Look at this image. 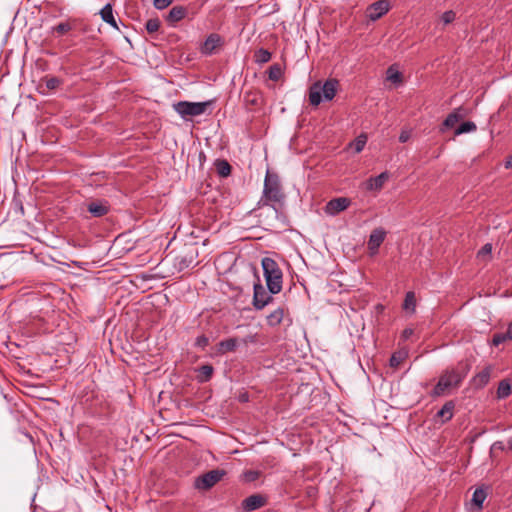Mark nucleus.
Segmentation results:
<instances>
[{
  "mask_svg": "<svg viewBox=\"0 0 512 512\" xmlns=\"http://www.w3.org/2000/svg\"><path fill=\"white\" fill-rule=\"evenodd\" d=\"M284 198L285 195L282 192L279 176L267 170L264 180L263 196L260 203H262L263 206H270L275 213H278L276 207L270 205V203H281Z\"/></svg>",
  "mask_w": 512,
  "mask_h": 512,
  "instance_id": "obj_1",
  "label": "nucleus"
},
{
  "mask_svg": "<svg viewBox=\"0 0 512 512\" xmlns=\"http://www.w3.org/2000/svg\"><path fill=\"white\" fill-rule=\"evenodd\" d=\"M466 373H461L456 369H447L439 377V380L431 392L432 397H440L452 389L458 388L465 378Z\"/></svg>",
  "mask_w": 512,
  "mask_h": 512,
  "instance_id": "obj_2",
  "label": "nucleus"
},
{
  "mask_svg": "<svg viewBox=\"0 0 512 512\" xmlns=\"http://www.w3.org/2000/svg\"><path fill=\"white\" fill-rule=\"evenodd\" d=\"M338 81L336 79H328L321 84V82H315L309 88V102L313 106H318L322 100L331 101L337 92Z\"/></svg>",
  "mask_w": 512,
  "mask_h": 512,
  "instance_id": "obj_3",
  "label": "nucleus"
},
{
  "mask_svg": "<svg viewBox=\"0 0 512 512\" xmlns=\"http://www.w3.org/2000/svg\"><path fill=\"white\" fill-rule=\"evenodd\" d=\"M263 274L266 280L268 291L277 294L282 289V271L277 262L269 257L262 259Z\"/></svg>",
  "mask_w": 512,
  "mask_h": 512,
  "instance_id": "obj_4",
  "label": "nucleus"
},
{
  "mask_svg": "<svg viewBox=\"0 0 512 512\" xmlns=\"http://www.w3.org/2000/svg\"><path fill=\"white\" fill-rule=\"evenodd\" d=\"M212 102L211 100L204 102L179 101L173 104V109L182 119L189 120L192 117L205 114Z\"/></svg>",
  "mask_w": 512,
  "mask_h": 512,
  "instance_id": "obj_5",
  "label": "nucleus"
},
{
  "mask_svg": "<svg viewBox=\"0 0 512 512\" xmlns=\"http://www.w3.org/2000/svg\"><path fill=\"white\" fill-rule=\"evenodd\" d=\"M224 475L225 472L223 470H211L203 474L202 476H199L195 480V486L198 489L207 490L213 487L217 482H219Z\"/></svg>",
  "mask_w": 512,
  "mask_h": 512,
  "instance_id": "obj_6",
  "label": "nucleus"
},
{
  "mask_svg": "<svg viewBox=\"0 0 512 512\" xmlns=\"http://www.w3.org/2000/svg\"><path fill=\"white\" fill-rule=\"evenodd\" d=\"M253 290V306L256 310L263 309L273 300L272 294L268 293L262 284H254Z\"/></svg>",
  "mask_w": 512,
  "mask_h": 512,
  "instance_id": "obj_7",
  "label": "nucleus"
},
{
  "mask_svg": "<svg viewBox=\"0 0 512 512\" xmlns=\"http://www.w3.org/2000/svg\"><path fill=\"white\" fill-rule=\"evenodd\" d=\"M390 10L388 0H379L367 7L366 15L371 21H376L384 16Z\"/></svg>",
  "mask_w": 512,
  "mask_h": 512,
  "instance_id": "obj_8",
  "label": "nucleus"
},
{
  "mask_svg": "<svg viewBox=\"0 0 512 512\" xmlns=\"http://www.w3.org/2000/svg\"><path fill=\"white\" fill-rule=\"evenodd\" d=\"M350 199L346 197H339L330 200L325 206V212L328 215L335 216L338 213L347 209L350 205Z\"/></svg>",
  "mask_w": 512,
  "mask_h": 512,
  "instance_id": "obj_9",
  "label": "nucleus"
},
{
  "mask_svg": "<svg viewBox=\"0 0 512 512\" xmlns=\"http://www.w3.org/2000/svg\"><path fill=\"white\" fill-rule=\"evenodd\" d=\"M386 236V232L382 228L374 229L368 240V249L371 255H375L378 252L379 247L383 243Z\"/></svg>",
  "mask_w": 512,
  "mask_h": 512,
  "instance_id": "obj_10",
  "label": "nucleus"
},
{
  "mask_svg": "<svg viewBox=\"0 0 512 512\" xmlns=\"http://www.w3.org/2000/svg\"><path fill=\"white\" fill-rule=\"evenodd\" d=\"M390 175L387 171L380 173L376 177H370L365 182V189L368 191H380Z\"/></svg>",
  "mask_w": 512,
  "mask_h": 512,
  "instance_id": "obj_11",
  "label": "nucleus"
},
{
  "mask_svg": "<svg viewBox=\"0 0 512 512\" xmlns=\"http://www.w3.org/2000/svg\"><path fill=\"white\" fill-rule=\"evenodd\" d=\"M468 115V110L462 106L455 108L443 122L445 128H453L456 123Z\"/></svg>",
  "mask_w": 512,
  "mask_h": 512,
  "instance_id": "obj_12",
  "label": "nucleus"
},
{
  "mask_svg": "<svg viewBox=\"0 0 512 512\" xmlns=\"http://www.w3.org/2000/svg\"><path fill=\"white\" fill-rule=\"evenodd\" d=\"M265 504V498L261 495L254 494L242 501V509L245 512H252L261 508Z\"/></svg>",
  "mask_w": 512,
  "mask_h": 512,
  "instance_id": "obj_13",
  "label": "nucleus"
},
{
  "mask_svg": "<svg viewBox=\"0 0 512 512\" xmlns=\"http://www.w3.org/2000/svg\"><path fill=\"white\" fill-rule=\"evenodd\" d=\"M109 208L108 202L104 200L92 201L87 204V210L96 218L106 215L109 212Z\"/></svg>",
  "mask_w": 512,
  "mask_h": 512,
  "instance_id": "obj_14",
  "label": "nucleus"
},
{
  "mask_svg": "<svg viewBox=\"0 0 512 512\" xmlns=\"http://www.w3.org/2000/svg\"><path fill=\"white\" fill-rule=\"evenodd\" d=\"M195 372L197 373L196 379L199 383L208 382L214 373V368L210 364L202 365L196 368Z\"/></svg>",
  "mask_w": 512,
  "mask_h": 512,
  "instance_id": "obj_15",
  "label": "nucleus"
},
{
  "mask_svg": "<svg viewBox=\"0 0 512 512\" xmlns=\"http://www.w3.org/2000/svg\"><path fill=\"white\" fill-rule=\"evenodd\" d=\"M187 14V10L183 6H174L168 13L167 21L171 24L179 22L182 20Z\"/></svg>",
  "mask_w": 512,
  "mask_h": 512,
  "instance_id": "obj_16",
  "label": "nucleus"
},
{
  "mask_svg": "<svg viewBox=\"0 0 512 512\" xmlns=\"http://www.w3.org/2000/svg\"><path fill=\"white\" fill-rule=\"evenodd\" d=\"M220 43V36L217 34H211L207 37V39L204 42V45L202 47V52L205 54H211L214 49L219 45Z\"/></svg>",
  "mask_w": 512,
  "mask_h": 512,
  "instance_id": "obj_17",
  "label": "nucleus"
},
{
  "mask_svg": "<svg viewBox=\"0 0 512 512\" xmlns=\"http://www.w3.org/2000/svg\"><path fill=\"white\" fill-rule=\"evenodd\" d=\"M454 407H455V405H454L453 401H448L437 412V416L442 419L443 423L452 419Z\"/></svg>",
  "mask_w": 512,
  "mask_h": 512,
  "instance_id": "obj_18",
  "label": "nucleus"
},
{
  "mask_svg": "<svg viewBox=\"0 0 512 512\" xmlns=\"http://www.w3.org/2000/svg\"><path fill=\"white\" fill-rule=\"evenodd\" d=\"M490 375L491 368L486 367L474 376L473 382L477 387H484L489 382Z\"/></svg>",
  "mask_w": 512,
  "mask_h": 512,
  "instance_id": "obj_19",
  "label": "nucleus"
},
{
  "mask_svg": "<svg viewBox=\"0 0 512 512\" xmlns=\"http://www.w3.org/2000/svg\"><path fill=\"white\" fill-rule=\"evenodd\" d=\"M101 18L104 22L110 24L113 27H117L116 20L113 15V8L110 3L106 4L100 11Z\"/></svg>",
  "mask_w": 512,
  "mask_h": 512,
  "instance_id": "obj_20",
  "label": "nucleus"
},
{
  "mask_svg": "<svg viewBox=\"0 0 512 512\" xmlns=\"http://www.w3.org/2000/svg\"><path fill=\"white\" fill-rule=\"evenodd\" d=\"M487 497V492L484 488L479 487L476 488L472 495V503L477 506L478 509H482L483 502Z\"/></svg>",
  "mask_w": 512,
  "mask_h": 512,
  "instance_id": "obj_21",
  "label": "nucleus"
},
{
  "mask_svg": "<svg viewBox=\"0 0 512 512\" xmlns=\"http://www.w3.org/2000/svg\"><path fill=\"white\" fill-rule=\"evenodd\" d=\"M284 317V311L282 308H277L267 316V323L271 327L279 325Z\"/></svg>",
  "mask_w": 512,
  "mask_h": 512,
  "instance_id": "obj_22",
  "label": "nucleus"
},
{
  "mask_svg": "<svg viewBox=\"0 0 512 512\" xmlns=\"http://www.w3.org/2000/svg\"><path fill=\"white\" fill-rule=\"evenodd\" d=\"M511 383L509 380L504 379L500 381L498 388H497V397L499 399H505L511 394Z\"/></svg>",
  "mask_w": 512,
  "mask_h": 512,
  "instance_id": "obj_23",
  "label": "nucleus"
},
{
  "mask_svg": "<svg viewBox=\"0 0 512 512\" xmlns=\"http://www.w3.org/2000/svg\"><path fill=\"white\" fill-rule=\"evenodd\" d=\"M387 80L395 85L402 83V74L394 66H390L386 72Z\"/></svg>",
  "mask_w": 512,
  "mask_h": 512,
  "instance_id": "obj_24",
  "label": "nucleus"
},
{
  "mask_svg": "<svg viewBox=\"0 0 512 512\" xmlns=\"http://www.w3.org/2000/svg\"><path fill=\"white\" fill-rule=\"evenodd\" d=\"M366 143L367 136L365 134H360L353 142L350 143V147L353 148L356 153H360L363 151Z\"/></svg>",
  "mask_w": 512,
  "mask_h": 512,
  "instance_id": "obj_25",
  "label": "nucleus"
},
{
  "mask_svg": "<svg viewBox=\"0 0 512 512\" xmlns=\"http://www.w3.org/2000/svg\"><path fill=\"white\" fill-rule=\"evenodd\" d=\"M237 347V339L236 338H229L222 340L219 343V350L221 352H231L234 351Z\"/></svg>",
  "mask_w": 512,
  "mask_h": 512,
  "instance_id": "obj_26",
  "label": "nucleus"
},
{
  "mask_svg": "<svg viewBox=\"0 0 512 512\" xmlns=\"http://www.w3.org/2000/svg\"><path fill=\"white\" fill-rule=\"evenodd\" d=\"M415 307H416V299H415L414 292H411V291L407 292L405 295L404 303H403L404 310L414 312Z\"/></svg>",
  "mask_w": 512,
  "mask_h": 512,
  "instance_id": "obj_27",
  "label": "nucleus"
},
{
  "mask_svg": "<svg viewBox=\"0 0 512 512\" xmlns=\"http://www.w3.org/2000/svg\"><path fill=\"white\" fill-rule=\"evenodd\" d=\"M216 169L220 176L227 177L231 173V166L226 160H217Z\"/></svg>",
  "mask_w": 512,
  "mask_h": 512,
  "instance_id": "obj_28",
  "label": "nucleus"
},
{
  "mask_svg": "<svg viewBox=\"0 0 512 512\" xmlns=\"http://www.w3.org/2000/svg\"><path fill=\"white\" fill-rule=\"evenodd\" d=\"M255 62L259 64L267 63L271 59V53L264 48H260L255 52Z\"/></svg>",
  "mask_w": 512,
  "mask_h": 512,
  "instance_id": "obj_29",
  "label": "nucleus"
},
{
  "mask_svg": "<svg viewBox=\"0 0 512 512\" xmlns=\"http://www.w3.org/2000/svg\"><path fill=\"white\" fill-rule=\"evenodd\" d=\"M477 129L476 124L471 121L464 122L458 126L455 130V135H461L464 133L473 132Z\"/></svg>",
  "mask_w": 512,
  "mask_h": 512,
  "instance_id": "obj_30",
  "label": "nucleus"
},
{
  "mask_svg": "<svg viewBox=\"0 0 512 512\" xmlns=\"http://www.w3.org/2000/svg\"><path fill=\"white\" fill-rule=\"evenodd\" d=\"M176 267L178 268L179 271H182L186 268H188L192 262H193V257L190 255V256H181V257H177L176 258Z\"/></svg>",
  "mask_w": 512,
  "mask_h": 512,
  "instance_id": "obj_31",
  "label": "nucleus"
},
{
  "mask_svg": "<svg viewBox=\"0 0 512 512\" xmlns=\"http://www.w3.org/2000/svg\"><path fill=\"white\" fill-rule=\"evenodd\" d=\"M282 75V69L278 64H274L269 67L268 77L270 80L277 81Z\"/></svg>",
  "mask_w": 512,
  "mask_h": 512,
  "instance_id": "obj_32",
  "label": "nucleus"
},
{
  "mask_svg": "<svg viewBox=\"0 0 512 512\" xmlns=\"http://www.w3.org/2000/svg\"><path fill=\"white\" fill-rule=\"evenodd\" d=\"M43 81L48 90H55L62 83V81L57 77H46L43 79Z\"/></svg>",
  "mask_w": 512,
  "mask_h": 512,
  "instance_id": "obj_33",
  "label": "nucleus"
},
{
  "mask_svg": "<svg viewBox=\"0 0 512 512\" xmlns=\"http://www.w3.org/2000/svg\"><path fill=\"white\" fill-rule=\"evenodd\" d=\"M145 27L149 33H155L160 27V21L158 18H151L146 22Z\"/></svg>",
  "mask_w": 512,
  "mask_h": 512,
  "instance_id": "obj_34",
  "label": "nucleus"
},
{
  "mask_svg": "<svg viewBox=\"0 0 512 512\" xmlns=\"http://www.w3.org/2000/svg\"><path fill=\"white\" fill-rule=\"evenodd\" d=\"M405 356L406 354L404 352H395L390 358V366L394 368L398 367Z\"/></svg>",
  "mask_w": 512,
  "mask_h": 512,
  "instance_id": "obj_35",
  "label": "nucleus"
},
{
  "mask_svg": "<svg viewBox=\"0 0 512 512\" xmlns=\"http://www.w3.org/2000/svg\"><path fill=\"white\" fill-rule=\"evenodd\" d=\"M455 18H456L455 12L453 10H448L441 15L440 19L444 25H448V24L452 23L455 20Z\"/></svg>",
  "mask_w": 512,
  "mask_h": 512,
  "instance_id": "obj_36",
  "label": "nucleus"
},
{
  "mask_svg": "<svg viewBox=\"0 0 512 512\" xmlns=\"http://www.w3.org/2000/svg\"><path fill=\"white\" fill-rule=\"evenodd\" d=\"M261 473L256 470H249L243 473V477L247 482H253L260 477Z\"/></svg>",
  "mask_w": 512,
  "mask_h": 512,
  "instance_id": "obj_37",
  "label": "nucleus"
},
{
  "mask_svg": "<svg viewBox=\"0 0 512 512\" xmlns=\"http://www.w3.org/2000/svg\"><path fill=\"white\" fill-rule=\"evenodd\" d=\"M71 28L72 27H71V25L68 22H61L58 25H56L55 27H53V30L55 32H57L58 34L62 35V34H65L68 31H70Z\"/></svg>",
  "mask_w": 512,
  "mask_h": 512,
  "instance_id": "obj_38",
  "label": "nucleus"
},
{
  "mask_svg": "<svg viewBox=\"0 0 512 512\" xmlns=\"http://www.w3.org/2000/svg\"><path fill=\"white\" fill-rule=\"evenodd\" d=\"M507 340H509V339L507 338L506 333H496L493 336L492 344L494 346H498Z\"/></svg>",
  "mask_w": 512,
  "mask_h": 512,
  "instance_id": "obj_39",
  "label": "nucleus"
},
{
  "mask_svg": "<svg viewBox=\"0 0 512 512\" xmlns=\"http://www.w3.org/2000/svg\"><path fill=\"white\" fill-rule=\"evenodd\" d=\"M245 102L251 105H258L259 104V97L257 94L254 93H246L244 96Z\"/></svg>",
  "mask_w": 512,
  "mask_h": 512,
  "instance_id": "obj_40",
  "label": "nucleus"
},
{
  "mask_svg": "<svg viewBox=\"0 0 512 512\" xmlns=\"http://www.w3.org/2000/svg\"><path fill=\"white\" fill-rule=\"evenodd\" d=\"M209 343L208 338L205 335H200L195 340V346L201 349H205Z\"/></svg>",
  "mask_w": 512,
  "mask_h": 512,
  "instance_id": "obj_41",
  "label": "nucleus"
},
{
  "mask_svg": "<svg viewBox=\"0 0 512 512\" xmlns=\"http://www.w3.org/2000/svg\"><path fill=\"white\" fill-rule=\"evenodd\" d=\"M172 2L173 0H154L153 4L156 9L163 10L166 7H168Z\"/></svg>",
  "mask_w": 512,
  "mask_h": 512,
  "instance_id": "obj_42",
  "label": "nucleus"
},
{
  "mask_svg": "<svg viewBox=\"0 0 512 512\" xmlns=\"http://www.w3.org/2000/svg\"><path fill=\"white\" fill-rule=\"evenodd\" d=\"M492 251V245L491 244H485L482 249L478 252V255H484V254H490Z\"/></svg>",
  "mask_w": 512,
  "mask_h": 512,
  "instance_id": "obj_43",
  "label": "nucleus"
},
{
  "mask_svg": "<svg viewBox=\"0 0 512 512\" xmlns=\"http://www.w3.org/2000/svg\"><path fill=\"white\" fill-rule=\"evenodd\" d=\"M410 138V133L408 131H402L399 135V141L401 143H405L409 140Z\"/></svg>",
  "mask_w": 512,
  "mask_h": 512,
  "instance_id": "obj_44",
  "label": "nucleus"
},
{
  "mask_svg": "<svg viewBox=\"0 0 512 512\" xmlns=\"http://www.w3.org/2000/svg\"><path fill=\"white\" fill-rule=\"evenodd\" d=\"M505 333H506L507 338L509 340H512V321L509 323Z\"/></svg>",
  "mask_w": 512,
  "mask_h": 512,
  "instance_id": "obj_45",
  "label": "nucleus"
},
{
  "mask_svg": "<svg viewBox=\"0 0 512 512\" xmlns=\"http://www.w3.org/2000/svg\"><path fill=\"white\" fill-rule=\"evenodd\" d=\"M412 334H413V330L410 328H407L403 331L402 336L404 339H408Z\"/></svg>",
  "mask_w": 512,
  "mask_h": 512,
  "instance_id": "obj_46",
  "label": "nucleus"
},
{
  "mask_svg": "<svg viewBox=\"0 0 512 512\" xmlns=\"http://www.w3.org/2000/svg\"><path fill=\"white\" fill-rule=\"evenodd\" d=\"M505 168H507V169L512 168V155L506 160Z\"/></svg>",
  "mask_w": 512,
  "mask_h": 512,
  "instance_id": "obj_47",
  "label": "nucleus"
},
{
  "mask_svg": "<svg viewBox=\"0 0 512 512\" xmlns=\"http://www.w3.org/2000/svg\"><path fill=\"white\" fill-rule=\"evenodd\" d=\"M493 447H497V448H499V449H501V450H503V449H504V445H503V443H502V442H496V443H494Z\"/></svg>",
  "mask_w": 512,
  "mask_h": 512,
  "instance_id": "obj_48",
  "label": "nucleus"
},
{
  "mask_svg": "<svg viewBox=\"0 0 512 512\" xmlns=\"http://www.w3.org/2000/svg\"><path fill=\"white\" fill-rule=\"evenodd\" d=\"M508 447L512 450V437L508 440Z\"/></svg>",
  "mask_w": 512,
  "mask_h": 512,
  "instance_id": "obj_49",
  "label": "nucleus"
}]
</instances>
